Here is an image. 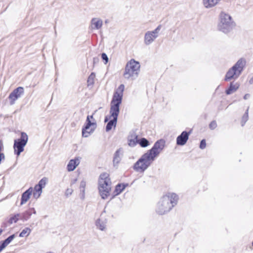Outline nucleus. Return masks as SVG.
Here are the masks:
<instances>
[{
  "mask_svg": "<svg viewBox=\"0 0 253 253\" xmlns=\"http://www.w3.org/2000/svg\"><path fill=\"white\" fill-rule=\"evenodd\" d=\"M165 145L166 141L163 139H160L155 142L152 148L144 153L134 164V169L138 172H143L163 150Z\"/></svg>",
  "mask_w": 253,
  "mask_h": 253,
  "instance_id": "nucleus-1",
  "label": "nucleus"
},
{
  "mask_svg": "<svg viewBox=\"0 0 253 253\" xmlns=\"http://www.w3.org/2000/svg\"><path fill=\"white\" fill-rule=\"evenodd\" d=\"M179 197L175 193L168 192L160 200L156 209L159 215L165 214L169 212L178 203Z\"/></svg>",
  "mask_w": 253,
  "mask_h": 253,
  "instance_id": "nucleus-2",
  "label": "nucleus"
},
{
  "mask_svg": "<svg viewBox=\"0 0 253 253\" xmlns=\"http://www.w3.org/2000/svg\"><path fill=\"white\" fill-rule=\"evenodd\" d=\"M111 185L109 175H100L98 180V190L102 199L105 200L110 196Z\"/></svg>",
  "mask_w": 253,
  "mask_h": 253,
  "instance_id": "nucleus-3",
  "label": "nucleus"
},
{
  "mask_svg": "<svg viewBox=\"0 0 253 253\" xmlns=\"http://www.w3.org/2000/svg\"><path fill=\"white\" fill-rule=\"evenodd\" d=\"M246 61L244 58H240L237 62L227 72L225 81H230L231 80H236L241 75L245 67Z\"/></svg>",
  "mask_w": 253,
  "mask_h": 253,
  "instance_id": "nucleus-4",
  "label": "nucleus"
},
{
  "mask_svg": "<svg viewBox=\"0 0 253 253\" xmlns=\"http://www.w3.org/2000/svg\"><path fill=\"white\" fill-rule=\"evenodd\" d=\"M236 24L231 16L224 12L219 15V22L217 25V29L225 34L228 33L235 27Z\"/></svg>",
  "mask_w": 253,
  "mask_h": 253,
  "instance_id": "nucleus-5",
  "label": "nucleus"
},
{
  "mask_svg": "<svg viewBox=\"0 0 253 253\" xmlns=\"http://www.w3.org/2000/svg\"><path fill=\"white\" fill-rule=\"evenodd\" d=\"M139 62L132 59L128 62L125 67L124 77L126 79L133 80L136 79L140 71Z\"/></svg>",
  "mask_w": 253,
  "mask_h": 253,
  "instance_id": "nucleus-6",
  "label": "nucleus"
},
{
  "mask_svg": "<svg viewBox=\"0 0 253 253\" xmlns=\"http://www.w3.org/2000/svg\"><path fill=\"white\" fill-rule=\"evenodd\" d=\"M28 140V136L26 133L22 132L20 137L15 139L14 141L13 148L14 154L19 156L21 152L24 150V147L26 146Z\"/></svg>",
  "mask_w": 253,
  "mask_h": 253,
  "instance_id": "nucleus-7",
  "label": "nucleus"
},
{
  "mask_svg": "<svg viewBox=\"0 0 253 253\" xmlns=\"http://www.w3.org/2000/svg\"><path fill=\"white\" fill-rule=\"evenodd\" d=\"M162 25H159L153 31H148L144 35V42L146 45L151 44L159 36Z\"/></svg>",
  "mask_w": 253,
  "mask_h": 253,
  "instance_id": "nucleus-8",
  "label": "nucleus"
},
{
  "mask_svg": "<svg viewBox=\"0 0 253 253\" xmlns=\"http://www.w3.org/2000/svg\"><path fill=\"white\" fill-rule=\"evenodd\" d=\"M90 118L93 119V116H87L85 125L82 128V135L84 137H88L96 127V122H91Z\"/></svg>",
  "mask_w": 253,
  "mask_h": 253,
  "instance_id": "nucleus-9",
  "label": "nucleus"
},
{
  "mask_svg": "<svg viewBox=\"0 0 253 253\" xmlns=\"http://www.w3.org/2000/svg\"><path fill=\"white\" fill-rule=\"evenodd\" d=\"M125 85L123 84L119 85L117 90L114 93L111 104L120 106L122 102L123 92Z\"/></svg>",
  "mask_w": 253,
  "mask_h": 253,
  "instance_id": "nucleus-10",
  "label": "nucleus"
},
{
  "mask_svg": "<svg viewBox=\"0 0 253 253\" xmlns=\"http://www.w3.org/2000/svg\"><path fill=\"white\" fill-rule=\"evenodd\" d=\"M120 112V106L115 104H110V116H106L104 119V122L106 123L111 118L118 119Z\"/></svg>",
  "mask_w": 253,
  "mask_h": 253,
  "instance_id": "nucleus-11",
  "label": "nucleus"
},
{
  "mask_svg": "<svg viewBox=\"0 0 253 253\" xmlns=\"http://www.w3.org/2000/svg\"><path fill=\"white\" fill-rule=\"evenodd\" d=\"M23 94L24 88L23 87L19 86L14 89L13 91L10 93L8 97L10 99V104L13 105L15 103V101Z\"/></svg>",
  "mask_w": 253,
  "mask_h": 253,
  "instance_id": "nucleus-12",
  "label": "nucleus"
},
{
  "mask_svg": "<svg viewBox=\"0 0 253 253\" xmlns=\"http://www.w3.org/2000/svg\"><path fill=\"white\" fill-rule=\"evenodd\" d=\"M190 133V131L189 132L187 131H182L176 138V144L179 146L184 145L188 140Z\"/></svg>",
  "mask_w": 253,
  "mask_h": 253,
  "instance_id": "nucleus-13",
  "label": "nucleus"
},
{
  "mask_svg": "<svg viewBox=\"0 0 253 253\" xmlns=\"http://www.w3.org/2000/svg\"><path fill=\"white\" fill-rule=\"evenodd\" d=\"M123 153V151L122 148L118 149L115 152L113 160V166L114 167H117L118 166L119 164L122 160Z\"/></svg>",
  "mask_w": 253,
  "mask_h": 253,
  "instance_id": "nucleus-14",
  "label": "nucleus"
},
{
  "mask_svg": "<svg viewBox=\"0 0 253 253\" xmlns=\"http://www.w3.org/2000/svg\"><path fill=\"white\" fill-rule=\"evenodd\" d=\"M33 213L36 214V211L34 208H30L24 212L20 213V220L23 221L28 220L31 217Z\"/></svg>",
  "mask_w": 253,
  "mask_h": 253,
  "instance_id": "nucleus-15",
  "label": "nucleus"
},
{
  "mask_svg": "<svg viewBox=\"0 0 253 253\" xmlns=\"http://www.w3.org/2000/svg\"><path fill=\"white\" fill-rule=\"evenodd\" d=\"M128 186V183H119L117 184L115 187V190L113 191V195L112 198H114L115 196L120 194Z\"/></svg>",
  "mask_w": 253,
  "mask_h": 253,
  "instance_id": "nucleus-16",
  "label": "nucleus"
},
{
  "mask_svg": "<svg viewBox=\"0 0 253 253\" xmlns=\"http://www.w3.org/2000/svg\"><path fill=\"white\" fill-rule=\"evenodd\" d=\"M33 191V188L30 187L22 194L20 202L21 205L24 204L28 201L32 194Z\"/></svg>",
  "mask_w": 253,
  "mask_h": 253,
  "instance_id": "nucleus-17",
  "label": "nucleus"
},
{
  "mask_svg": "<svg viewBox=\"0 0 253 253\" xmlns=\"http://www.w3.org/2000/svg\"><path fill=\"white\" fill-rule=\"evenodd\" d=\"M240 87V84L238 82H232L230 83L229 87L226 89L225 93L227 95H230L236 92Z\"/></svg>",
  "mask_w": 253,
  "mask_h": 253,
  "instance_id": "nucleus-18",
  "label": "nucleus"
},
{
  "mask_svg": "<svg viewBox=\"0 0 253 253\" xmlns=\"http://www.w3.org/2000/svg\"><path fill=\"white\" fill-rule=\"evenodd\" d=\"M91 28L92 29L98 30L100 29L103 24L102 20L98 18H93L91 20Z\"/></svg>",
  "mask_w": 253,
  "mask_h": 253,
  "instance_id": "nucleus-19",
  "label": "nucleus"
},
{
  "mask_svg": "<svg viewBox=\"0 0 253 253\" xmlns=\"http://www.w3.org/2000/svg\"><path fill=\"white\" fill-rule=\"evenodd\" d=\"M79 164L80 159L79 157L71 160L67 165V168L68 170L69 171L74 170Z\"/></svg>",
  "mask_w": 253,
  "mask_h": 253,
  "instance_id": "nucleus-20",
  "label": "nucleus"
},
{
  "mask_svg": "<svg viewBox=\"0 0 253 253\" xmlns=\"http://www.w3.org/2000/svg\"><path fill=\"white\" fill-rule=\"evenodd\" d=\"M221 0H203V4L205 8H211L219 3Z\"/></svg>",
  "mask_w": 253,
  "mask_h": 253,
  "instance_id": "nucleus-21",
  "label": "nucleus"
},
{
  "mask_svg": "<svg viewBox=\"0 0 253 253\" xmlns=\"http://www.w3.org/2000/svg\"><path fill=\"white\" fill-rule=\"evenodd\" d=\"M137 140H138V136L136 133L131 134L128 138V144L130 147H134L137 143Z\"/></svg>",
  "mask_w": 253,
  "mask_h": 253,
  "instance_id": "nucleus-22",
  "label": "nucleus"
},
{
  "mask_svg": "<svg viewBox=\"0 0 253 253\" xmlns=\"http://www.w3.org/2000/svg\"><path fill=\"white\" fill-rule=\"evenodd\" d=\"M107 220L106 219L102 220L101 218H98L95 221V225L101 231H104L106 226Z\"/></svg>",
  "mask_w": 253,
  "mask_h": 253,
  "instance_id": "nucleus-23",
  "label": "nucleus"
},
{
  "mask_svg": "<svg viewBox=\"0 0 253 253\" xmlns=\"http://www.w3.org/2000/svg\"><path fill=\"white\" fill-rule=\"evenodd\" d=\"M86 186V182L84 180L81 182L80 186V197L81 200H84L85 198V189Z\"/></svg>",
  "mask_w": 253,
  "mask_h": 253,
  "instance_id": "nucleus-24",
  "label": "nucleus"
},
{
  "mask_svg": "<svg viewBox=\"0 0 253 253\" xmlns=\"http://www.w3.org/2000/svg\"><path fill=\"white\" fill-rule=\"evenodd\" d=\"M118 119L113 118L112 120L108 121L106 126V131H109L112 129V127H116Z\"/></svg>",
  "mask_w": 253,
  "mask_h": 253,
  "instance_id": "nucleus-25",
  "label": "nucleus"
},
{
  "mask_svg": "<svg viewBox=\"0 0 253 253\" xmlns=\"http://www.w3.org/2000/svg\"><path fill=\"white\" fill-rule=\"evenodd\" d=\"M137 143L140 145L141 147H146L150 145L149 141L145 138L142 137L138 139Z\"/></svg>",
  "mask_w": 253,
  "mask_h": 253,
  "instance_id": "nucleus-26",
  "label": "nucleus"
},
{
  "mask_svg": "<svg viewBox=\"0 0 253 253\" xmlns=\"http://www.w3.org/2000/svg\"><path fill=\"white\" fill-rule=\"evenodd\" d=\"M19 219H20V213L15 214L9 218L8 222L10 224L13 222L16 223Z\"/></svg>",
  "mask_w": 253,
  "mask_h": 253,
  "instance_id": "nucleus-27",
  "label": "nucleus"
},
{
  "mask_svg": "<svg viewBox=\"0 0 253 253\" xmlns=\"http://www.w3.org/2000/svg\"><path fill=\"white\" fill-rule=\"evenodd\" d=\"M249 107H248L247 109L246 110L245 114L242 117V121H241V125L242 126H243L247 122L249 119Z\"/></svg>",
  "mask_w": 253,
  "mask_h": 253,
  "instance_id": "nucleus-28",
  "label": "nucleus"
},
{
  "mask_svg": "<svg viewBox=\"0 0 253 253\" xmlns=\"http://www.w3.org/2000/svg\"><path fill=\"white\" fill-rule=\"evenodd\" d=\"M95 78V74L92 72L87 79V83L88 86L92 85L94 83V79Z\"/></svg>",
  "mask_w": 253,
  "mask_h": 253,
  "instance_id": "nucleus-29",
  "label": "nucleus"
},
{
  "mask_svg": "<svg viewBox=\"0 0 253 253\" xmlns=\"http://www.w3.org/2000/svg\"><path fill=\"white\" fill-rule=\"evenodd\" d=\"M31 232V229L29 227H26L19 234L20 237H23L24 236H28Z\"/></svg>",
  "mask_w": 253,
  "mask_h": 253,
  "instance_id": "nucleus-30",
  "label": "nucleus"
},
{
  "mask_svg": "<svg viewBox=\"0 0 253 253\" xmlns=\"http://www.w3.org/2000/svg\"><path fill=\"white\" fill-rule=\"evenodd\" d=\"M47 181L48 178L46 177H44L39 181L37 184L40 186L42 188H43L47 183Z\"/></svg>",
  "mask_w": 253,
  "mask_h": 253,
  "instance_id": "nucleus-31",
  "label": "nucleus"
},
{
  "mask_svg": "<svg viewBox=\"0 0 253 253\" xmlns=\"http://www.w3.org/2000/svg\"><path fill=\"white\" fill-rule=\"evenodd\" d=\"M3 149V142L1 140H0V164L2 160H4L5 158L4 154L1 152V151Z\"/></svg>",
  "mask_w": 253,
  "mask_h": 253,
  "instance_id": "nucleus-32",
  "label": "nucleus"
},
{
  "mask_svg": "<svg viewBox=\"0 0 253 253\" xmlns=\"http://www.w3.org/2000/svg\"><path fill=\"white\" fill-rule=\"evenodd\" d=\"M217 127V124L215 121H212L211 122L209 125V127L210 129L213 130Z\"/></svg>",
  "mask_w": 253,
  "mask_h": 253,
  "instance_id": "nucleus-33",
  "label": "nucleus"
},
{
  "mask_svg": "<svg viewBox=\"0 0 253 253\" xmlns=\"http://www.w3.org/2000/svg\"><path fill=\"white\" fill-rule=\"evenodd\" d=\"M73 192V190L71 188H67L66 190L65 195L66 197H68L70 195H72V193Z\"/></svg>",
  "mask_w": 253,
  "mask_h": 253,
  "instance_id": "nucleus-34",
  "label": "nucleus"
},
{
  "mask_svg": "<svg viewBox=\"0 0 253 253\" xmlns=\"http://www.w3.org/2000/svg\"><path fill=\"white\" fill-rule=\"evenodd\" d=\"M101 58L103 61H104V63L106 64L108 62V57L107 54L105 53H102L101 54Z\"/></svg>",
  "mask_w": 253,
  "mask_h": 253,
  "instance_id": "nucleus-35",
  "label": "nucleus"
},
{
  "mask_svg": "<svg viewBox=\"0 0 253 253\" xmlns=\"http://www.w3.org/2000/svg\"><path fill=\"white\" fill-rule=\"evenodd\" d=\"M42 188L40 186H39L38 184H36L35 186L34 191L38 192H39V193L42 194Z\"/></svg>",
  "mask_w": 253,
  "mask_h": 253,
  "instance_id": "nucleus-36",
  "label": "nucleus"
},
{
  "mask_svg": "<svg viewBox=\"0 0 253 253\" xmlns=\"http://www.w3.org/2000/svg\"><path fill=\"white\" fill-rule=\"evenodd\" d=\"M206 147V142L205 139H202L200 142V148L201 149H204Z\"/></svg>",
  "mask_w": 253,
  "mask_h": 253,
  "instance_id": "nucleus-37",
  "label": "nucleus"
},
{
  "mask_svg": "<svg viewBox=\"0 0 253 253\" xmlns=\"http://www.w3.org/2000/svg\"><path fill=\"white\" fill-rule=\"evenodd\" d=\"M15 234H12L9 237H8L6 239H5L6 241L10 244L11 242L15 238Z\"/></svg>",
  "mask_w": 253,
  "mask_h": 253,
  "instance_id": "nucleus-38",
  "label": "nucleus"
},
{
  "mask_svg": "<svg viewBox=\"0 0 253 253\" xmlns=\"http://www.w3.org/2000/svg\"><path fill=\"white\" fill-rule=\"evenodd\" d=\"M0 244L2 246V247H3V248H5L9 243L5 239L4 240L0 242Z\"/></svg>",
  "mask_w": 253,
  "mask_h": 253,
  "instance_id": "nucleus-39",
  "label": "nucleus"
},
{
  "mask_svg": "<svg viewBox=\"0 0 253 253\" xmlns=\"http://www.w3.org/2000/svg\"><path fill=\"white\" fill-rule=\"evenodd\" d=\"M33 197L35 198V199H38L40 197V196H41V194L40 193H39V192H36V191H34L33 192Z\"/></svg>",
  "mask_w": 253,
  "mask_h": 253,
  "instance_id": "nucleus-40",
  "label": "nucleus"
},
{
  "mask_svg": "<svg viewBox=\"0 0 253 253\" xmlns=\"http://www.w3.org/2000/svg\"><path fill=\"white\" fill-rule=\"evenodd\" d=\"M77 180H78L77 177H76L75 178H72L71 180V183H70L71 186H72L73 184H74L75 183H76V182H77Z\"/></svg>",
  "mask_w": 253,
  "mask_h": 253,
  "instance_id": "nucleus-41",
  "label": "nucleus"
},
{
  "mask_svg": "<svg viewBox=\"0 0 253 253\" xmlns=\"http://www.w3.org/2000/svg\"><path fill=\"white\" fill-rule=\"evenodd\" d=\"M250 97V94H249V93H246V94H245V95L244 96L243 98H244L245 100H247V99H248Z\"/></svg>",
  "mask_w": 253,
  "mask_h": 253,
  "instance_id": "nucleus-42",
  "label": "nucleus"
},
{
  "mask_svg": "<svg viewBox=\"0 0 253 253\" xmlns=\"http://www.w3.org/2000/svg\"><path fill=\"white\" fill-rule=\"evenodd\" d=\"M249 84H253V76L249 80Z\"/></svg>",
  "mask_w": 253,
  "mask_h": 253,
  "instance_id": "nucleus-43",
  "label": "nucleus"
},
{
  "mask_svg": "<svg viewBox=\"0 0 253 253\" xmlns=\"http://www.w3.org/2000/svg\"><path fill=\"white\" fill-rule=\"evenodd\" d=\"M3 247L0 244V253L4 249Z\"/></svg>",
  "mask_w": 253,
  "mask_h": 253,
  "instance_id": "nucleus-44",
  "label": "nucleus"
},
{
  "mask_svg": "<svg viewBox=\"0 0 253 253\" xmlns=\"http://www.w3.org/2000/svg\"><path fill=\"white\" fill-rule=\"evenodd\" d=\"M2 232H3V230L2 229H0V235H1V234L2 233Z\"/></svg>",
  "mask_w": 253,
  "mask_h": 253,
  "instance_id": "nucleus-45",
  "label": "nucleus"
},
{
  "mask_svg": "<svg viewBox=\"0 0 253 253\" xmlns=\"http://www.w3.org/2000/svg\"><path fill=\"white\" fill-rule=\"evenodd\" d=\"M98 60V59L97 58H93V62H94V63H95V60Z\"/></svg>",
  "mask_w": 253,
  "mask_h": 253,
  "instance_id": "nucleus-46",
  "label": "nucleus"
},
{
  "mask_svg": "<svg viewBox=\"0 0 253 253\" xmlns=\"http://www.w3.org/2000/svg\"><path fill=\"white\" fill-rule=\"evenodd\" d=\"M103 212H105V211H104L101 214V216L102 215Z\"/></svg>",
  "mask_w": 253,
  "mask_h": 253,
  "instance_id": "nucleus-47",
  "label": "nucleus"
},
{
  "mask_svg": "<svg viewBox=\"0 0 253 253\" xmlns=\"http://www.w3.org/2000/svg\"><path fill=\"white\" fill-rule=\"evenodd\" d=\"M46 253H53V252H47Z\"/></svg>",
  "mask_w": 253,
  "mask_h": 253,
  "instance_id": "nucleus-48",
  "label": "nucleus"
},
{
  "mask_svg": "<svg viewBox=\"0 0 253 253\" xmlns=\"http://www.w3.org/2000/svg\"><path fill=\"white\" fill-rule=\"evenodd\" d=\"M252 246H253V242H252Z\"/></svg>",
  "mask_w": 253,
  "mask_h": 253,
  "instance_id": "nucleus-49",
  "label": "nucleus"
}]
</instances>
